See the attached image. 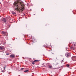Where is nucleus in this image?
Listing matches in <instances>:
<instances>
[{
	"label": "nucleus",
	"mask_w": 76,
	"mask_h": 76,
	"mask_svg": "<svg viewBox=\"0 0 76 76\" xmlns=\"http://www.w3.org/2000/svg\"><path fill=\"white\" fill-rule=\"evenodd\" d=\"M14 9L17 10H22L23 11L24 7H25V5L23 3H22L19 1H17L15 2L14 3Z\"/></svg>",
	"instance_id": "obj_1"
},
{
	"label": "nucleus",
	"mask_w": 76,
	"mask_h": 76,
	"mask_svg": "<svg viewBox=\"0 0 76 76\" xmlns=\"http://www.w3.org/2000/svg\"><path fill=\"white\" fill-rule=\"evenodd\" d=\"M72 59L73 61H76V56H73L72 58Z\"/></svg>",
	"instance_id": "obj_2"
},
{
	"label": "nucleus",
	"mask_w": 76,
	"mask_h": 76,
	"mask_svg": "<svg viewBox=\"0 0 76 76\" xmlns=\"http://www.w3.org/2000/svg\"><path fill=\"white\" fill-rule=\"evenodd\" d=\"M65 56L67 57H69V56H70V54L69 53H67L65 54Z\"/></svg>",
	"instance_id": "obj_3"
},
{
	"label": "nucleus",
	"mask_w": 76,
	"mask_h": 76,
	"mask_svg": "<svg viewBox=\"0 0 76 76\" xmlns=\"http://www.w3.org/2000/svg\"><path fill=\"white\" fill-rule=\"evenodd\" d=\"M2 33L3 35H6V34H7V33L4 31H2Z\"/></svg>",
	"instance_id": "obj_4"
},
{
	"label": "nucleus",
	"mask_w": 76,
	"mask_h": 76,
	"mask_svg": "<svg viewBox=\"0 0 76 76\" xmlns=\"http://www.w3.org/2000/svg\"><path fill=\"white\" fill-rule=\"evenodd\" d=\"M2 21L4 22H6L7 20H6V18H3L2 20Z\"/></svg>",
	"instance_id": "obj_5"
},
{
	"label": "nucleus",
	"mask_w": 76,
	"mask_h": 76,
	"mask_svg": "<svg viewBox=\"0 0 76 76\" xmlns=\"http://www.w3.org/2000/svg\"><path fill=\"white\" fill-rule=\"evenodd\" d=\"M10 57H12V58H13V57H15V56L14 55H10Z\"/></svg>",
	"instance_id": "obj_6"
},
{
	"label": "nucleus",
	"mask_w": 76,
	"mask_h": 76,
	"mask_svg": "<svg viewBox=\"0 0 76 76\" xmlns=\"http://www.w3.org/2000/svg\"><path fill=\"white\" fill-rule=\"evenodd\" d=\"M37 61L36 60H35L34 62H32V64H35V63H34V62H36Z\"/></svg>",
	"instance_id": "obj_7"
},
{
	"label": "nucleus",
	"mask_w": 76,
	"mask_h": 76,
	"mask_svg": "<svg viewBox=\"0 0 76 76\" xmlns=\"http://www.w3.org/2000/svg\"><path fill=\"white\" fill-rule=\"evenodd\" d=\"M12 13L13 14V15H15L16 14V13H15V12L12 11Z\"/></svg>",
	"instance_id": "obj_8"
},
{
	"label": "nucleus",
	"mask_w": 76,
	"mask_h": 76,
	"mask_svg": "<svg viewBox=\"0 0 76 76\" xmlns=\"http://www.w3.org/2000/svg\"><path fill=\"white\" fill-rule=\"evenodd\" d=\"M3 47H1V46H0V50H3Z\"/></svg>",
	"instance_id": "obj_9"
},
{
	"label": "nucleus",
	"mask_w": 76,
	"mask_h": 76,
	"mask_svg": "<svg viewBox=\"0 0 76 76\" xmlns=\"http://www.w3.org/2000/svg\"><path fill=\"white\" fill-rule=\"evenodd\" d=\"M49 68H53V67H52V66L50 65H49Z\"/></svg>",
	"instance_id": "obj_10"
},
{
	"label": "nucleus",
	"mask_w": 76,
	"mask_h": 76,
	"mask_svg": "<svg viewBox=\"0 0 76 76\" xmlns=\"http://www.w3.org/2000/svg\"><path fill=\"white\" fill-rule=\"evenodd\" d=\"M66 67H69V64H66Z\"/></svg>",
	"instance_id": "obj_11"
},
{
	"label": "nucleus",
	"mask_w": 76,
	"mask_h": 76,
	"mask_svg": "<svg viewBox=\"0 0 76 76\" xmlns=\"http://www.w3.org/2000/svg\"><path fill=\"white\" fill-rule=\"evenodd\" d=\"M24 72H28V70H26L24 71Z\"/></svg>",
	"instance_id": "obj_12"
},
{
	"label": "nucleus",
	"mask_w": 76,
	"mask_h": 76,
	"mask_svg": "<svg viewBox=\"0 0 76 76\" xmlns=\"http://www.w3.org/2000/svg\"><path fill=\"white\" fill-rule=\"evenodd\" d=\"M21 70H23V68H21Z\"/></svg>",
	"instance_id": "obj_13"
},
{
	"label": "nucleus",
	"mask_w": 76,
	"mask_h": 76,
	"mask_svg": "<svg viewBox=\"0 0 76 76\" xmlns=\"http://www.w3.org/2000/svg\"><path fill=\"white\" fill-rule=\"evenodd\" d=\"M9 53H7L6 54V55H9Z\"/></svg>",
	"instance_id": "obj_14"
},
{
	"label": "nucleus",
	"mask_w": 76,
	"mask_h": 76,
	"mask_svg": "<svg viewBox=\"0 0 76 76\" xmlns=\"http://www.w3.org/2000/svg\"><path fill=\"white\" fill-rule=\"evenodd\" d=\"M1 72H3V71H1Z\"/></svg>",
	"instance_id": "obj_15"
},
{
	"label": "nucleus",
	"mask_w": 76,
	"mask_h": 76,
	"mask_svg": "<svg viewBox=\"0 0 76 76\" xmlns=\"http://www.w3.org/2000/svg\"><path fill=\"white\" fill-rule=\"evenodd\" d=\"M5 69V68H4V70Z\"/></svg>",
	"instance_id": "obj_16"
},
{
	"label": "nucleus",
	"mask_w": 76,
	"mask_h": 76,
	"mask_svg": "<svg viewBox=\"0 0 76 76\" xmlns=\"http://www.w3.org/2000/svg\"><path fill=\"white\" fill-rule=\"evenodd\" d=\"M74 46H75V44L74 45Z\"/></svg>",
	"instance_id": "obj_17"
},
{
	"label": "nucleus",
	"mask_w": 76,
	"mask_h": 76,
	"mask_svg": "<svg viewBox=\"0 0 76 76\" xmlns=\"http://www.w3.org/2000/svg\"><path fill=\"white\" fill-rule=\"evenodd\" d=\"M64 61L63 60H62V61Z\"/></svg>",
	"instance_id": "obj_18"
},
{
	"label": "nucleus",
	"mask_w": 76,
	"mask_h": 76,
	"mask_svg": "<svg viewBox=\"0 0 76 76\" xmlns=\"http://www.w3.org/2000/svg\"><path fill=\"white\" fill-rule=\"evenodd\" d=\"M66 50H67V48H66Z\"/></svg>",
	"instance_id": "obj_19"
},
{
	"label": "nucleus",
	"mask_w": 76,
	"mask_h": 76,
	"mask_svg": "<svg viewBox=\"0 0 76 76\" xmlns=\"http://www.w3.org/2000/svg\"><path fill=\"white\" fill-rule=\"evenodd\" d=\"M0 4H1V2H0Z\"/></svg>",
	"instance_id": "obj_20"
}]
</instances>
